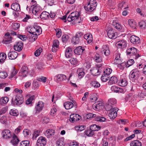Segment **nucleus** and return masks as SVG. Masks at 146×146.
Listing matches in <instances>:
<instances>
[{
  "label": "nucleus",
  "mask_w": 146,
  "mask_h": 146,
  "mask_svg": "<svg viewBox=\"0 0 146 146\" xmlns=\"http://www.w3.org/2000/svg\"><path fill=\"white\" fill-rule=\"evenodd\" d=\"M80 14V12L77 11L73 12L68 16L67 20L69 22L72 21L74 24L80 23L82 21Z\"/></svg>",
  "instance_id": "1"
},
{
  "label": "nucleus",
  "mask_w": 146,
  "mask_h": 146,
  "mask_svg": "<svg viewBox=\"0 0 146 146\" xmlns=\"http://www.w3.org/2000/svg\"><path fill=\"white\" fill-rule=\"evenodd\" d=\"M24 98L21 94H18L13 96L12 99V104L14 106H19L23 102Z\"/></svg>",
  "instance_id": "2"
},
{
  "label": "nucleus",
  "mask_w": 146,
  "mask_h": 146,
  "mask_svg": "<svg viewBox=\"0 0 146 146\" xmlns=\"http://www.w3.org/2000/svg\"><path fill=\"white\" fill-rule=\"evenodd\" d=\"M126 52L127 54L131 56H133V57L135 59H137L140 56L139 54H137V50L134 47L129 48L128 47Z\"/></svg>",
  "instance_id": "3"
},
{
  "label": "nucleus",
  "mask_w": 146,
  "mask_h": 146,
  "mask_svg": "<svg viewBox=\"0 0 146 146\" xmlns=\"http://www.w3.org/2000/svg\"><path fill=\"white\" fill-rule=\"evenodd\" d=\"M140 73V72L138 69H134L130 72L129 75L130 79L133 82H134L135 80L138 79Z\"/></svg>",
  "instance_id": "4"
},
{
  "label": "nucleus",
  "mask_w": 146,
  "mask_h": 146,
  "mask_svg": "<svg viewBox=\"0 0 146 146\" xmlns=\"http://www.w3.org/2000/svg\"><path fill=\"white\" fill-rule=\"evenodd\" d=\"M34 26L35 30V36H32V35H31V37L30 38V39L32 41H34L37 39V35H39L42 31V29L40 27L36 25H34Z\"/></svg>",
  "instance_id": "5"
},
{
  "label": "nucleus",
  "mask_w": 146,
  "mask_h": 146,
  "mask_svg": "<svg viewBox=\"0 0 146 146\" xmlns=\"http://www.w3.org/2000/svg\"><path fill=\"white\" fill-rule=\"evenodd\" d=\"M44 106V104L42 101L38 102L36 104V106L35 108L36 113H38L41 111Z\"/></svg>",
  "instance_id": "6"
},
{
  "label": "nucleus",
  "mask_w": 146,
  "mask_h": 146,
  "mask_svg": "<svg viewBox=\"0 0 146 146\" xmlns=\"http://www.w3.org/2000/svg\"><path fill=\"white\" fill-rule=\"evenodd\" d=\"M12 38L9 33H7L5 35L2 42L4 44H8L12 42Z\"/></svg>",
  "instance_id": "7"
},
{
  "label": "nucleus",
  "mask_w": 146,
  "mask_h": 146,
  "mask_svg": "<svg viewBox=\"0 0 146 146\" xmlns=\"http://www.w3.org/2000/svg\"><path fill=\"white\" fill-rule=\"evenodd\" d=\"M127 84V78L123 76H121L118 81L117 84L122 87H125Z\"/></svg>",
  "instance_id": "8"
},
{
  "label": "nucleus",
  "mask_w": 146,
  "mask_h": 146,
  "mask_svg": "<svg viewBox=\"0 0 146 146\" xmlns=\"http://www.w3.org/2000/svg\"><path fill=\"white\" fill-rule=\"evenodd\" d=\"M117 108L114 107L108 112V116L110 119H114L117 116Z\"/></svg>",
  "instance_id": "9"
},
{
  "label": "nucleus",
  "mask_w": 146,
  "mask_h": 146,
  "mask_svg": "<svg viewBox=\"0 0 146 146\" xmlns=\"http://www.w3.org/2000/svg\"><path fill=\"white\" fill-rule=\"evenodd\" d=\"M3 137L5 139H9L12 137L11 132L9 129L3 130L2 133Z\"/></svg>",
  "instance_id": "10"
},
{
  "label": "nucleus",
  "mask_w": 146,
  "mask_h": 146,
  "mask_svg": "<svg viewBox=\"0 0 146 146\" xmlns=\"http://www.w3.org/2000/svg\"><path fill=\"white\" fill-rule=\"evenodd\" d=\"M101 52L104 53L106 56H109L110 53V51L109 46L107 44L103 45L101 49Z\"/></svg>",
  "instance_id": "11"
},
{
  "label": "nucleus",
  "mask_w": 146,
  "mask_h": 146,
  "mask_svg": "<svg viewBox=\"0 0 146 146\" xmlns=\"http://www.w3.org/2000/svg\"><path fill=\"white\" fill-rule=\"evenodd\" d=\"M28 68L25 66H23L19 73V75L22 77L26 76L28 74Z\"/></svg>",
  "instance_id": "12"
},
{
  "label": "nucleus",
  "mask_w": 146,
  "mask_h": 146,
  "mask_svg": "<svg viewBox=\"0 0 146 146\" xmlns=\"http://www.w3.org/2000/svg\"><path fill=\"white\" fill-rule=\"evenodd\" d=\"M33 5L34 7H33L32 10L33 14L36 15H38L40 13L41 7L38 5H36V4H35Z\"/></svg>",
  "instance_id": "13"
},
{
  "label": "nucleus",
  "mask_w": 146,
  "mask_h": 146,
  "mask_svg": "<svg viewBox=\"0 0 146 146\" xmlns=\"http://www.w3.org/2000/svg\"><path fill=\"white\" fill-rule=\"evenodd\" d=\"M46 138L42 136H40L37 140L36 145L37 146H44L46 145Z\"/></svg>",
  "instance_id": "14"
},
{
  "label": "nucleus",
  "mask_w": 146,
  "mask_h": 146,
  "mask_svg": "<svg viewBox=\"0 0 146 146\" xmlns=\"http://www.w3.org/2000/svg\"><path fill=\"white\" fill-rule=\"evenodd\" d=\"M130 42L134 44H137L140 42L139 38L135 35H132L130 37Z\"/></svg>",
  "instance_id": "15"
},
{
  "label": "nucleus",
  "mask_w": 146,
  "mask_h": 146,
  "mask_svg": "<svg viewBox=\"0 0 146 146\" xmlns=\"http://www.w3.org/2000/svg\"><path fill=\"white\" fill-rule=\"evenodd\" d=\"M81 117L78 114H73L70 116V121L72 122L78 121L81 119Z\"/></svg>",
  "instance_id": "16"
},
{
  "label": "nucleus",
  "mask_w": 146,
  "mask_h": 146,
  "mask_svg": "<svg viewBox=\"0 0 146 146\" xmlns=\"http://www.w3.org/2000/svg\"><path fill=\"white\" fill-rule=\"evenodd\" d=\"M117 33L114 30L110 29L108 31V37L111 39L115 38L117 37Z\"/></svg>",
  "instance_id": "17"
},
{
  "label": "nucleus",
  "mask_w": 146,
  "mask_h": 146,
  "mask_svg": "<svg viewBox=\"0 0 146 146\" xmlns=\"http://www.w3.org/2000/svg\"><path fill=\"white\" fill-rule=\"evenodd\" d=\"M23 44L21 41H19L16 43L14 46V50L18 51H21L23 48Z\"/></svg>",
  "instance_id": "18"
},
{
  "label": "nucleus",
  "mask_w": 146,
  "mask_h": 146,
  "mask_svg": "<svg viewBox=\"0 0 146 146\" xmlns=\"http://www.w3.org/2000/svg\"><path fill=\"white\" fill-rule=\"evenodd\" d=\"M57 81L58 82H62L66 79V76L63 74H58L55 76Z\"/></svg>",
  "instance_id": "19"
},
{
  "label": "nucleus",
  "mask_w": 146,
  "mask_h": 146,
  "mask_svg": "<svg viewBox=\"0 0 146 146\" xmlns=\"http://www.w3.org/2000/svg\"><path fill=\"white\" fill-rule=\"evenodd\" d=\"M73 53V51L72 48L70 47H67L65 51V55L67 58L71 57Z\"/></svg>",
  "instance_id": "20"
},
{
  "label": "nucleus",
  "mask_w": 146,
  "mask_h": 146,
  "mask_svg": "<svg viewBox=\"0 0 146 146\" xmlns=\"http://www.w3.org/2000/svg\"><path fill=\"white\" fill-rule=\"evenodd\" d=\"M18 55V53L16 52L13 51L9 52L8 56L10 59L14 60L17 57Z\"/></svg>",
  "instance_id": "21"
},
{
  "label": "nucleus",
  "mask_w": 146,
  "mask_h": 146,
  "mask_svg": "<svg viewBox=\"0 0 146 146\" xmlns=\"http://www.w3.org/2000/svg\"><path fill=\"white\" fill-rule=\"evenodd\" d=\"M117 47L121 48H125L127 46V42L124 40H122L117 42Z\"/></svg>",
  "instance_id": "22"
},
{
  "label": "nucleus",
  "mask_w": 146,
  "mask_h": 146,
  "mask_svg": "<svg viewBox=\"0 0 146 146\" xmlns=\"http://www.w3.org/2000/svg\"><path fill=\"white\" fill-rule=\"evenodd\" d=\"M120 54L118 53H116L114 55L115 57V63L116 64H120L122 62L121 58L120 56Z\"/></svg>",
  "instance_id": "23"
},
{
  "label": "nucleus",
  "mask_w": 146,
  "mask_h": 146,
  "mask_svg": "<svg viewBox=\"0 0 146 146\" xmlns=\"http://www.w3.org/2000/svg\"><path fill=\"white\" fill-rule=\"evenodd\" d=\"M112 25L116 29L120 31H123V29L121 25L118 23L117 21H114L113 22Z\"/></svg>",
  "instance_id": "24"
},
{
  "label": "nucleus",
  "mask_w": 146,
  "mask_h": 146,
  "mask_svg": "<svg viewBox=\"0 0 146 146\" xmlns=\"http://www.w3.org/2000/svg\"><path fill=\"white\" fill-rule=\"evenodd\" d=\"M11 8L16 11H20L21 10L19 4L17 3H13L11 6Z\"/></svg>",
  "instance_id": "25"
},
{
  "label": "nucleus",
  "mask_w": 146,
  "mask_h": 146,
  "mask_svg": "<svg viewBox=\"0 0 146 146\" xmlns=\"http://www.w3.org/2000/svg\"><path fill=\"white\" fill-rule=\"evenodd\" d=\"M91 73L94 76L99 75L100 73L99 69L97 67H94L90 70Z\"/></svg>",
  "instance_id": "26"
},
{
  "label": "nucleus",
  "mask_w": 146,
  "mask_h": 146,
  "mask_svg": "<svg viewBox=\"0 0 146 146\" xmlns=\"http://www.w3.org/2000/svg\"><path fill=\"white\" fill-rule=\"evenodd\" d=\"M84 50L85 49L84 47L79 46L75 49L74 52L76 54H82Z\"/></svg>",
  "instance_id": "27"
},
{
  "label": "nucleus",
  "mask_w": 146,
  "mask_h": 146,
  "mask_svg": "<svg viewBox=\"0 0 146 146\" xmlns=\"http://www.w3.org/2000/svg\"><path fill=\"white\" fill-rule=\"evenodd\" d=\"M84 38L86 39L88 43H91L93 41L92 36L90 34H87L84 36Z\"/></svg>",
  "instance_id": "28"
},
{
  "label": "nucleus",
  "mask_w": 146,
  "mask_h": 146,
  "mask_svg": "<svg viewBox=\"0 0 146 146\" xmlns=\"http://www.w3.org/2000/svg\"><path fill=\"white\" fill-rule=\"evenodd\" d=\"M19 140L17 136L14 134L12 135V139L11 141V143L13 145H17L18 144Z\"/></svg>",
  "instance_id": "29"
},
{
  "label": "nucleus",
  "mask_w": 146,
  "mask_h": 146,
  "mask_svg": "<svg viewBox=\"0 0 146 146\" xmlns=\"http://www.w3.org/2000/svg\"><path fill=\"white\" fill-rule=\"evenodd\" d=\"M118 81L117 77L115 76H112L110 78L108 83L110 85L115 84V83L117 84Z\"/></svg>",
  "instance_id": "30"
},
{
  "label": "nucleus",
  "mask_w": 146,
  "mask_h": 146,
  "mask_svg": "<svg viewBox=\"0 0 146 146\" xmlns=\"http://www.w3.org/2000/svg\"><path fill=\"white\" fill-rule=\"evenodd\" d=\"M64 106L66 109L69 110L73 107L74 104L71 102H67L64 103Z\"/></svg>",
  "instance_id": "31"
},
{
  "label": "nucleus",
  "mask_w": 146,
  "mask_h": 146,
  "mask_svg": "<svg viewBox=\"0 0 146 146\" xmlns=\"http://www.w3.org/2000/svg\"><path fill=\"white\" fill-rule=\"evenodd\" d=\"M49 15V13L46 11H43L40 15V18L42 19L45 20L47 19Z\"/></svg>",
  "instance_id": "32"
},
{
  "label": "nucleus",
  "mask_w": 146,
  "mask_h": 146,
  "mask_svg": "<svg viewBox=\"0 0 146 146\" xmlns=\"http://www.w3.org/2000/svg\"><path fill=\"white\" fill-rule=\"evenodd\" d=\"M90 84L92 87L96 88H99L100 86L99 83L95 80L91 81L90 83Z\"/></svg>",
  "instance_id": "33"
},
{
  "label": "nucleus",
  "mask_w": 146,
  "mask_h": 146,
  "mask_svg": "<svg viewBox=\"0 0 146 146\" xmlns=\"http://www.w3.org/2000/svg\"><path fill=\"white\" fill-rule=\"evenodd\" d=\"M95 103L96 104L93 105V108L94 109L96 110L100 109L102 105V103L100 102L97 101Z\"/></svg>",
  "instance_id": "34"
},
{
  "label": "nucleus",
  "mask_w": 146,
  "mask_h": 146,
  "mask_svg": "<svg viewBox=\"0 0 146 146\" xmlns=\"http://www.w3.org/2000/svg\"><path fill=\"white\" fill-rule=\"evenodd\" d=\"M88 3L91 7H92V10L94 11L96 9L97 3L95 0H90Z\"/></svg>",
  "instance_id": "35"
},
{
  "label": "nucleus",
  "mask_w": 146,
  "mask_h": 146,
  "mask_svg": "<svg viewBox=\"0 0 146 146\" xmlns=\"http://www.w3.org/2000/svg\"><path fill=\"white\" fill-rule=\"evenodd\" d=\"M55 131L54 130L49 129L47 130L45 132V134L47 137H50V136L53 135L55 133Z\"/></svg>",
  "instance_id": "36"
},
{
  "label": "nucleus",
  "mask_w": 146,
  "mask_h": 146,
  "mask_svg": "<svg viewBox=\"0 0 146 146\" xmlns=\"http://www.w3.org/2000/svg\"><path fill=\"white\" fill-rule=\"evenodd\" d=\"M77 73L78 74V77L79 78H82L84 75V72L82 68H78L77 71Z\"/></svg>",
  "instance_id": "37"
},
{
  "label": "nucleus",
  "mask_w": 146,
  "mask_h": 146,
  "mask_svg": "<svg viewBox=\"0 0 146 146\" xmlns=\"http://www.w3.org/2000/svg\"><path fill=\"white\" fill-rule=\"evenodd\" d=\"M93 58L95 61L97 62H100L102 61V58L101 56L97 53L95 54Z\"/></svg>",
  "instance_id": "38"
},
{
  "label": "nucleus",
  "mask_w": 146,
  "mask_h": 146,
  "mask_svg": "<svg viewBox=\"0 0 146 146\" xmlns=\"http://www.w3.org/2000/svg\"><path fill=\"white\" fill-rule=\"evenodd\" d=\"M95 119L97 121L104 122L106 121V119L102 115L99 116L96 114Z\"/></svg>",
  "instance_id": "39"
},
{
  "label": "nucleus",
  "mask_w": 146,
  "mask_h": 146,
  "mask_svg": "<svg viewBox=\"0 0 146 146\" xmlns=\"http://www.w3.org/2000/svg\"><path fill=\"white\" fill-rule=\"evenodd\" d=\"M27 31L29 33L32 34V35H32V36H35V30L34 25L32 27H29L28 28Z\"/></svg>",
  "instance_id": "40"
},
{
  "label": "nucleus",
  "mask_w": 146,
  "mask_h": 146,
  "mask_svg": "<svg viewBox=\"0 0 146 146\" xmlns=\"http://www.w3.org/2000/svg\"><path fill=\"white\" fill-rule=\"evenodd\" d=\"M9 100V98L7 97H5L1 98L0 100V104L3 105L6 104Z\"/></svg>",
  "instance_id": "41"
},
{
  "label": "nucleus",
  "mask_w": 146,
  "mask_h": 146,
  "mask_svg": "<svg viewBox=\"0 0 146 146\" xmlns=\"http://www.w3.org/2000/svg\"><path fill=\"white\" fill-rule=\"evenodd\" d=\"M64 138L63 137L59 139L56 141L57 146H64Z\"/></svg>",
  "instance_id": "42"
},
{
  "label": "nucleus",
  "mask_w": 146,
  "mask_h": 146,
  "mask_svg": "<svg viewBox=\"0 0 146 146\" xmlns=\"http://www.w3.org/2000/svg\"><path fill=\"white\" fill-rule=\"evenodd\" d=\"M128 23L130 27L133 29H135L136 27V23L133 20H129Z\"/></svg>",
  "instance_id": "43"
},
{
  "label": "nucleus",
  "mask_w": 146,
  "mask_h": 146,
  "mask_svg": "<svg viewBox=\"0 0 146 146\" xmlns=\"http://www.w3.org/2000/svg\"><path fill=\"white\" fill-rule=\"evenodd\" d=\"M141 143L138 140L134 141L130 143V146H141Z\"/></svg>",
  "instance_id": "44"
},
{
  "label": "nucleus",
  "mask_w": 146,
  "mask_h": 146,
  "mask_svg": "<svg viewBox=\"0 0 146 146\" xmlns=\"http://www.w3.org/2000/svg\"><path fill=\"white\" fill-rule=\"evenodd\" d=\"M7 57L6 54L2 52L0 54V63H2L4 62Z\"/></svg>",
  "instance_id": "45"
},
{
  "label": "nucleus",
  "mask_w": 146,
  "mask_h": 146,
  "mask_svg": "<svg viewBox=\"0 0 146 146\" xmlns=\"http://www.w3.org/2000/svg\"><path fill=\"white\" fill-rule=\"evenodd\" d=\"M107 102L110 104V105H111L114 108L116 104V100L114 98H111Z\"/></svg>",
  "instance_id": "46"
},
{
  "label": "nucleus",
  "mask_w": 146,
  "mask_h": 146,
  "mask_svg": "<svg viewBox=\"0 0 146 146\" xmlns=\"http://www.w3.org/2000/svg\"><path fill=\"white\" fill-rule=\"evenodd\" d=\"M85 133L86 135L89 137L92 136L94 134V132L90 129L85 130Z\"/></svg>",
  "instance_id": "47"
},
{
  "label": "nucleus",
  "mask_w": 146,
  "mask_h": 146,
  "mask_svg": "<svg viewBox=\"0 0 146 146\" xmlns=\"http://www.w3.org/2000/svg\"><path fill=\"white\" fill-rule=\"evenodd\" d=\"M40 132V131L39 130L35 131L33 135V139L34 140L36 139V138L39 135Z\"/></svg>",
  "instance_id": "48"
},
{
  "label": "nucleus",
  "mask_w": 146,
  "mask_h": 146,
  "mask_svg": "<svg viewBox=\"0 0 146 146\" xmlns=\"http://www.w3.org/2000/svg\"><path fill=\"white\" fill-rule=\"evenodd\" d=\"M69 61L73 65L76 66L78 64V61L76 58H71L69 60Z\"/></svg>",
  "instance_id": "49"
},
{
  "label": "nucleus",
  "mask_w": 146,
  "mask_h": 146,
  "mask_svg": "<svg viewBox=\"0 0 146 146\" xmlns=\"http://www.w3.org/2000/svg\"><path fill=\"white\" fill-rule=\"evenodd\" d=\"M35 96H33L29 97L26 101V104L27 105L31 104L32 101L34 100Z\"/></svg>",
  "instance_id": "50"
},
{
  "label": "nucleus",
  "mask_w": 146,
  "mask_h": 146,
  "mask_svg": "<svg viewBox=\"0 0 146 146\" xmlns=\"http://www.w3.org/2000/svg\"><path fill=\"white\" fill-rule=\"evenodd\" d=\"M8 74L7 72L5 71H0V78H5L7 76Z\"/></svg>",
  "instance_id": "51"
},
{
  "label": "nucleus",
  "mask_w": 146,
  "mask_h": 146,
  "mask_svg": "<svg viewBox=\"0 0 146 146\" xmlns=\"http://www.w3.org/2000/svg\"><path fill=\"white\" fill-rule=\"evenodd\" d=\"M10 114L11 115L14 116H17L19 114V112L16 110H13L11 109L10 111Z\"/></svg>",
  "instance_id": "52"
},
{
  "label": "nucleus",
  "mask_w": 146,
  "mask_h": 146,
  "mask_svg": "<svg viewBox=\"0 0 146 146\" xmlns=\"http://www.w3.org/2000/svg\"><path fill=\"white\" fill-rule=\"evenodd\" d=\"M84 8L86 11L91 12L93 11L92 9V7H91L90 4L88 3L86 6H84Z\"/></svg>",
  "instance_id": "53"
},
{
  "label": "nucleus",
  "mask_w": 146,
  "mask_h": 146,
  "mask_svg": "<svg viewBox=\"0 0 146 146\" xmlns=\"http://www.w3.org/2000/svg\"><path fill=\"white\" fill-rule=\"evenodd\" d=\"M80 39L75 36L73 37L72 41L74 44H78L79 43Z\"/></svg>",
  "instance_id": "54"
},
{
  "label": "nucleus",
  "mask_w": 146,
  "mask_h": 146,
  "mask_svg": "<svg viewBox=\"0 0 146 146\" xmlns=\"http://www.w3.org/2000/svg\"><path fill=\"white\" fill-rule=\"evenodd\" d=\"M18 72V70L16 69L15 68H14L12 72H11L10 76V78H11L13 77L16 75Z\"/></svg>",
  "instance_id": "55"
},
{
  "label": "nucleus",
  "mask_w": 146,
  "mask_h": 146,
  "mask_svg": "<svg viewBox=\"0 0 146 146\" xmlns=\"http://www.w3.org/2000/svg\"><path fill=\"white\" fill-rule=\"evenodd\" d=\"M29 143L30 142L28 141H24L20 143V146H28Z\"/></svg>",
  "instance_id": "56"
},
{
  "label": "nucleus",
  "mask_w": 146,
  "mask_h": 146,
  "mask_svg": "<svg viewBox=\"0 0 146 146\" xmlns=\"http://www.w3.org/2000/svg\"><path fill=\"white\" fill-rule=\"evenodd\" d=\"M112 72V70L111 69L109 68H106L104 71V75H110Z\"/></svg>",
  "instance_id": "57"
},
{
  "label": "nucleus",
  "mask_w": 146,
  "mask_h": 146,
  "mask_svg": "<svg viewBox=\"0 0 146 146\" xmlns=\"http://www.w3.org/2000/svg\"><path fill=\"white\" fill-rule=\"evenodd\" d=\"M105 108L107 111H109L113 109V108H114L111 105H110V104L107 102Z\"/></svg>",
  "instance_id": "58"
},
{
  "label": "nucleus",
  "mask_w": 146,
  "mask_h": 146,
  "mask_svg": "<svg viewBox=\"0 0 146 146\" xmlns=\"http://www.w3.org/2000/svg\"><path fill=\"white\" fill-rule=\"evenodd\" d=\"M139 26L142 29H144L146 27V23L144 21H141L139 23Z\"/></svg>",
  "instance_id": "59"
},
{
  "label": "nucleus",
  "mask_w": 146,
  "mask_h": 146,
  "mask_svg": "<svg viewBox=\"0 0 146 146\" xmlns=\"http://www.w3.org/2000/svg\"><path fill=\"white\" fill-rule=\"evenodd\" d=\"M23 133L25 136L26 137L29 134H31V131L28 129H25L23 130Z\"/></svg>",
  "instance_id": "60"
},
{
  "label": "nucleus",
  "mask_w": 146,
  "mask_h": 146,
  "mask_svg": "<svg viewBox=\"0 0 146 146\" xmlns=\"http://www.w3.org/2000/svg\"><path fill=\"white\" fill-rule=\"evenodd\" d=\"M97 99L98 98L96 95L93 94L90 96V100L91 102H94L96 101Z\"/></svg>",
  "instance_id": "61"
},
{
  "label": "nucleus",
  "mask_w": 146,
  "mask_h": 146,
  "mask_svg": "<svg viewBox=\"0 0 146 146\" xmlns=\"http://www.w3.org/2000/svg\"><path fill=\"white\" fill-rule=\"evenodd\" d=\"M134 62V61L133 59H131L129 60L127 62L126 67H129L130 66L133 65Z\"/></svg>",
  "instance_id": "62"
},
{
  "label": "nucleus",
  "mask_w": 146,
  "mask_h": 146,
  "mask_svg": "<svg viewBox=\"0 0 146 146\" xmlns=\"http://www.w3.org/2000/svg\"><path fill=\"white\" fill-rule=\"evenodd\" d=\"M20 27V24L17 23H14L12 25V28L14 30L18 29Z\"/></svg>",
  "instance_id": "63"
},
{
  "label": "nucleus",
  "mask_w": 146,
  "mask_h": 146,
  "mask_svg": "<svg viewBox=\"0 0 146 146\" xmlns=\"http://www.w3.org/2000/svg\"><path fill=\"white\" fill-rule=\"evenodd\" d=\"M42 51V49L41 48H39L35 52V55L36 56H39L40 53Z\"/></svg>",
  "instance_id": "64"
}]
</instances>
